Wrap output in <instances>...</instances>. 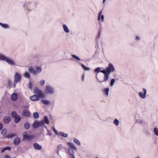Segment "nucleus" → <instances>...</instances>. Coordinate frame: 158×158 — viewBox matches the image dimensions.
Masks as SVG:
<instances>
[{
  "mask_svg": "<svg viewBox=\"0 0 158 158\" xmlns=\"http://www.w3.org/2000/svg\"><path fill=\"white\" fill-rule=\"evenodd\" d=\"M21 75L18 72H16L14 76V82L13 86L14 88L16 87V84L17 82H19L21 80Z\"/></svg>",
  "mask_w": 158,
  "mask_h": 158,
  "instance_id": "nucleus-5",
  "label": "nucleus"
},
{
  "mask_svg": "<svg viewBox=\"0 0 158 158\" xmlns=\"http://www.w3.org/2000/svg\"><path fill=\"white\" fill-rule=\"evenodd\" d=\"M139 37L138 36H136V40H139Z\"/></svg>",
  "mask_w": 158,
  "mask_h": 158,
  "instance_id": "nucleus-56",
  "label": "nucleus"
},
{
  "mask_svg": "<svg viewBox=\"0 0 158 158\" xmlns=\"http://www.w3.org/2000/svg\"><path fill=\"white\" fill-rule=\"evenodd\" d=\"M23 76L27 78H30V74L27 72H25L23 73Z\"/></svg>",
  "mask_w": 158,
  "mask_h": 158,
  "instance_id": "nucleus-24",
  "label": "nucleus"
},
{
  "mask_svg": "<svg viewBox=\"0 0 158 158\" xmlns=\"http://www.w3.org/2000/svg\"><path fill=\"white\" fill-rule=\"evenodd\" d=\"M146 135H147L148 136L149 135H150V133L149 132H148V131H147L146 133Z\"/></svg>",
  "mask_w": 158,
  "mask_h": 158,
  "instance_id": "nucleus-53",
  "label": "nucleus"
},
{
  "mask_svg": "<svg viewBox=\"0 0 158 158\" xmlns=\"http://www.w3.org/2000/svg\"><path fill=\"white\" fill-rule=\"evenodd\" d=\"M101 72L103 73L104 74H106L107 73V71H106L105 70H101Z\"/></svg>",
  "mask_w": 158,
  "mask_h": 158,
  "instance_id": "nucleus-48",
  "label": "nucleus"
},
{
  "mask_svg": "<svg viewBox=\"0 0 158 158\" xmlns=\"http://www.w3.org/2000/svg\"><path fill=\"white\" fill-rule=\"evenodd\" d=\"M73 141L74 143L78 146L81 145V142L77 139H74L73 140Z\"/></svg>",
  "mask_w": 158,
  "mask_h": 158,
  "instance_id": "nucleus-23",
  "label": "nucleus"
},
{
  "mask_svg": "<svg viewBox=\"0 0 158 158\" xmlns=\"http://www.w3.org/2000/svg\"><path fill=\"white\" fill-rule=\"evenodd\" d=\"M113 123L116 126H118L119 124V121L118 119L115 118L113 122Z\"/></svg>",
  "mask_w": 158,
  "mask_h": 158,
  "instance_id": "nucleus-30",
  "label": "nucleus"
},
{
  "mask_svg": "<svg viewBox=\"0 0 158 158\" xmlns=\"http://www.w3.org/2000/svg\"><path fill=\"white\" fill-rule=\"evenodd\" d=\"M17 95L16 93H13L11 96V100L13 101H15L17 98Z\"/></svg>",
  "mask_w": 158,
  "mask_h": 158,
  "instance_id": "nucleus-17",
  "label": "nucleus"
},
{
  "mask_svg": "<svg viewBox=\"0 0 158 158\" xmlns=\"http://www.w3.org/2000/svg\"><path fill=\"white\" fill-rule=\"evenodd\" d=\"M45 90V93L49 94H53L56 93L55 88L50 85L46 86Z\"/></svg>",
  "mask_w": 158,
  "mask_h": 158,
  "instance_id": "nucleus-2",
  "label": "nucleus"
},
{
  "mask_svg": "<svg viewBox=\"0 0 158 158\" xmlns=\"http://www.w3.org/2000/svg\"><path fill=\"white\" fill-rule=\"evenodd\" d=\"M67 144L69 147L66 149V153L70 155H74V151H77V147L73 143L70 142H67Z\"/></svg>",
  "mask_w": 158,
  "mask_h": 158,
  "instance_id": "nucleus-1",
  "label": "nucleus"
},
{
  "mask_svg": "<svg viewBox=\"0 0 158 158\" xmlns=\"http://www.w3.org/2000/svg\"><path fill=\"white\" fill-rule=\"evenodd\" d=\"M34 137V136L32 135H29L27 134L25 136L23 139H25L30 140Z\"/></svg>",
  "mask_w": 158,
  "mask_h": 158,
  "instance_id": "nucleus-15",
  "label": "nucleus"
},
{
  "mask_svg": "<svg viewBox=\"0 0 158 158\" xmlns=\"http://www.w3.org/2000/svg\"><path fill=\"white\" fill-rule=\"evenodd\" d=\"M23 7L24 8L27 9V10H29V8L30 7L31 8H34L35 7V4L34 3H32L29 1L26 2L23 5Z\"/></svg>",
  "mask_w": 158,
  "mask_h": 158,
  "instance_id": "nucleus-4",
  "label": "nucleus"
},
{
  "mask_svg": "<svg viewBox=\"0 0 158 158\" xmlns=\"http://www.w3.org/2000/svg\"><path fill=\"white\" fill-rule=\"evenodd\" d=\"M96 78H97V79H98L97 77H96Z\"/></svg>",
  "mask_w": 158,
  "mask_h": 158,
  "instance_id": "nucleus-61",
  "label": "nucleus"
},
{
  "mask_svg": "<svg viewBox=\"0 0 158 158\" xmlns=\"http://www.w3.org/2000/svg\"><path fill=\"white\" fill-rule=\"evenodd\" d=\"M28 87L30 89H31L32 88V84L30 82L28 84Z\"/></svg>",
  "mask_w": 158,
  "mask_h": 158,
  "instance_id": "nucleus-44",
  "label": "nucleus"
},
{
  "mask_svg": "<svg viewBox=\"0 0 158 158\" xmlns=\"http://www.w3.org/2000/svg\"><path fill=\"white\" fill-rule=\"evenodd\" d=\"M34 93L38 95L40 98L44 97V94L42 91L37 88H35L34 90Z\"/></svg>",
  "mask_w": 158,
  "mask_h": 158,
  "instance_id": "nucleus-9",
  "label": "nucleus"
},
{
  "mask_svg": "<svg viewBox=\"0 0 158 158\" xmlns=\"http://www.w3.org/2000/svg\"><path fill=\"white\" fill-rule=\"evenodd\" d=\"M15 122L16 123H17L20 120V118L19 116L14 118Z\"/></svg>",
  "mask_w": 158,
  "mask_h": 158,
  "instance_id": "nucleus-28",
  "label": "nucleus"
},
{
  "mask_svg": "<svg viewBox=\"0 0 158 158\" xmlns=\"http://www.w3.org/2000/svg\"><path fill=\"white\" fill-rule=\"evenodd\" d=\"M43 121H44V123H45L46 124H48L49 123V121L48 117L47 116L44 117V120Z\"/></svg>",
  "mask_w": 158,
  "mask_h": 158,
  "instance_id": "nucleus-22",
  "label": "nucleus"
},
{
  "mask_svg": "<svg viewBox=\"0 0 158 158\" xmlns=\"http://www.w3.org/2000/svg\"><path fill=\"white\" fill-rule=\"evenodd\" d=\"M72 56L73 58H74L76 60H81V59L77 56L75 55H72Z\"/></svg>",
  "mask_w": 158,
  "mask_h": 158,
  "instance_id": "nucleus-34",
  "label": "nucleus"
},
{
  "mask_svg": "<svg viewBox=\"0 0 158 158\" xmlns=\"http://www.w3.org/2000/svg\"><path fill=\"white\" fill-rule=\"evenodd\" d=\"M22 115L24 116H29V112L27 110H25L23 112Z\"/></svg>",
  "mask_w": 158,
  "mask_h": 158,
  "instance_id": "nucleus-19",
  "label": "nucleus"
},
{
  "mask_svg": "<svg viewBox=\"0 0 158 158\" xmlns=\"http://www.w3.org/2000/svg\"><path fill=\"white\" fill-rule=\"evenodd\" d=\"M99 82H100V83H101V82H102V81H99Z\"/></svg>",
  "mask_w": 158,
  "mask_h": 158,
  "instance_id": "nucleus-60",
  "label": "nucleus"
},
{
  "mask_svg": "<svg viewBox=\"0 0 158 158\" xmlns=\"http://www.w3.org/2000/svg\"><path fill=\"white\" fill-rule=\"evenodd\" d=\"M27 132H24L23 134V138L25 137V136L26 135H27Z\"/></svg>",
  "mask_w": 158,
  "mask_h": 158,
  "instance_id": "nucleus-50",
  "label": "nucleus"
},
{
  "mask_svg": "<svg viewBox=\"0 0 158 158\" xmlns=\"http://www.w3.org/2000/svg\"><path fill=\"white\" fill-rule=\"evenodd\" d=\"M7 132V130L6 129H3L1 131V134L4 135Z\"/></svg>",
  "mask_w": 158,
  "mask_h": 158,
  "instance_id": "nucleus-37",
  "label": "nucleus"
},
{
  "mask_svg": "<svg viewBox=\"0 0 158 158\" xmlns=\"http://www.w3.org/2000/svg\"><path fill=\"white\" fill-rule=\"evenodd\" d=\"M109 79V75L107 73L106 74H104V77H103L104 81H107Z\"/></svg>",
  "mask_w": 158,
  "mask_h": 158,
  "instance_id": "nucleus-27",
  "label": "nucleus"
},
{
  "mask_svg": "<svg viewBox=\"0 0 158 158\" xmlns=\"http://www.w3.org/2000/svg\"><path fill=\"white\" fill-rule=\"evenodd\" d=\"M95 72L97 73H99L101 72V68L100 67L98 68L95 69Z\"/></svg>",
  "mask_w": 158,
  "mask_h": 158,
  "instance_id": "nucleus-43",
  "label": "nucleus"
},
{
  "mask_svg": "<svg viewBox=\"0 0 158 158\" xmlns=\"http://www.w3.org/2000/svg\"><path fill=\"white\" fill-rule=\"evenodd\" d=\"M21 142L20 138L18 137H15L14 140V144L15 145H18Z\"/></svg>",
  "mask_w": 158,
  "mask_h": 158,
  "instance_id": "nucleus-11",
  "label": "nucleus"
},
{
  "mask_svg": "<svg viewBox=\"0 0 158 158\" xmlns=\"http://www.w3.org/2000/svg\"><path fill=\"white\" fill-rule=\"evenodd\" d=\"M30 99L31 100L35 101L39 100H40V97L36 95H34L30 97Z\"/></svg>",
  "mask_w": 158,
  "mask_h": 158,
  "instance_id": "nucleus-13",
  "label": "nucleus"
},
{
  "mask_svg": "<svg viewBox=\"0 0 158 158\" xmlns=\"http://www.w3.org/2000/svg\"><path fill=\"white\" fill-rule=\"evenodd\" d=\"M154 131L155 135L158 136V129L156 127H155L154 129Z\"/></svg>",
  "mask_w": 158,
  "mask_h": 158,
  "instance_id": "nucleus-38",
  "label": "nucleus"
},
{
  "mask_svg": "<svg viewBox=\"0 0 158 158\" xmlns=\"http://www.w3.org/2000/svg\"><path fill=\"white\" fill-rule=\"evenodd\" d=\"M48 135H49L51 136L52 135L51 133L49 131V130H48Z\"/></svg>",
  "mask_w": 158,
  "mask_h": 158,
  "instance_id": "nucleus-52",
  "label": "nucleus"
},
{
  "mask_svg": "<svg viewBox=\"0 0 158 158\" xmlns=\"http://www.w3.org/2000/svg\"><path fill=\"white\" fill-rule=\"evenodd\" d=\"M82 81H84V80H85V76L84 75H83L82 76Z\"/></svg>",
  "mask_w": 158,
  "mask_h": 158,
  "instance_id": "nucleus-55",
  "label": "nucleus"
},
{
  "mask_svg": "<svg viewBox=\"0 0 158 158\" xmlns=\"http://www.w3.org/2000/svg\"><path fill=\"white\" fill-rule=\"evenodd\" d=\"M53 131L56 134V135H58L59 133H58V132L57 131L56 129L55 128H54V127L53 128Z\"/></svg>",
  "mask_w": 158,
  "mask_h": 158,
  "instance_id": "nucleus-46",
  "label": "nucleus"
},
{
  "mask_svg": "<svg viewBox=\"0 0 158 158\" xmlns=\"http://www.w3.org/2000/svg\"><path fill=\"white\" fill-rule=\"evenodd\" d=\"M10 118L9 116H6L3 119V121L5 123H8L10 121Z\"/></svg>",
  "mask_w": 158,
  "mask_h": 158,
  "instance_id": "nucleus-16",
  "label": "nucleus"
},
{
  "mask_svg": "<svg viewBox=\"0 0 158 158\" xmlns=\"http://www.w3.org/2000/svg\"><path fill=\"white\" fill-rule=\"evenodd\" d=\"M63 148V146H62V144H59L57 146V149H58V153L59 152V151L60 150Z\"/></svg>",
  "mask_w": 158,
  "mask_h": 158,
  "instance_id": "nucleus-36",
  "label": "nucleus"
},
{
  "mask_svg": "<svg viewBox=\"0 0 158 158\" xmlns=\"http://www.w3.org/2000/svg\"><path fill=\"white\" fill-rule=\"evenodd\" d=\"M138 122V123H141V120H140L139 121H138L137 122Z\"/></svg>",
  "mask_w": 158,
  "mask_h": 158,
  "instance_id": "nucleus-58",
  "label": "nucleus"
},
{
  "mask_svg": "<svg viewBox=\"0 0 158 158\" xmlns=\"http://www.w3.org/2000/svg\"><path fill=\"white\" fill-rule=\"evenodd\" d=\"M109 89L108 88L105 89L104 90V94L106 95L107 97L108 96V93Z\"/></svg>",
  "mask_w": 158,
  "mask_h": 158,
  "instance_id": "nucleus-26",
  "label": "nucleus"
},
{
  "mask_svg": "<svg viewBox=\"0 0 158 158\" xmlns=\"http://www.w3.org/2000/svg\"><path fill=\"white\" fill-rule=\"evenodd\" d=\"M81 66L85 71H89L90 70V69L89 68L86 67L83 64H82L81 65Z\"/></svg>",
  "mask_w": 158,
  "mask_h": 158,
  "instance_id": "nucleus-25",
  "label": "nucleus"
},
{
  "mask_svg": "<svg viewBox=\"0 0 158 158\" xmlns=\"http://www.w3.org/2000/svg\"><path fill=\"white\" fill-rule=\"evenodd\" d=\"M101 20L102 22H103L104 21V15H101Z\"/></svg>",
  "mask_w": 158,
  "mask_h": 158,
  "instance_id": "nucleus-49",
  "label": "nucleus"
},
{
  "mask_svg": "<svg viewBox=\"0 0 158 158\" xmlns=\"http://www.w3.org/2000/svg\"><path fill=\"white\" fill-rule=\"evenodd\" d=\"M7 57L4 54L0 53V60L6 61Z\"/></svg>",
  "mask_w": 158,
  "mask_h": 158,
  "instance_id": "nucleus-18",
  "label": "nucleus"
},
{
  "mask_svg": "<svg viewBox=\"0 0 158 158\" xmlns=\"http://www.w3.org/2000/svg\"><path fill=\"white\" fill-rule=\"evenodd\" d=\"M2 124L0 123V130H1L2 129Z\"/></svg>",
  "mask_w": 158,
  "mask_h": 158,
  "instance_id": "nucleus-54",
  "label": "nucleus"
},
{
  "mask_svg": "<svg viewBox=\"0 0 158 158\" xmlns=\"http://www.w3.org/2000/svg\"><path fill=\"white\" fill-rule=\"evenodd\" d=\"M135 158H140L139 156H137V157H135Z\"/></svg>",
  "mask_w": 158,
  "mask_h": 158,
  "instance_id": "nucleus-59",
  "label": "nucleus"
},
{
  "mask_svg": "<svg viewBox=\"0 0 158 158\" xmlns=\"http://www.w3.org/2000/svg\"><path fill=\"white\" fill-rule=\"evenodd\" d=\"M41 103L45 105H48L50 104V102L47 100L42 99L41 101Z\"/></svg>",
  "mask_w": 158,
  "mask_h": 158,
  "instance_id": "nucleus-21",
  "label": "nucleus"
},
{
  "mask_svg": "<svg viewBox=\"0 0 158 158\" xmlns=\"http://www.w3.org/2000/svg\"><path fill=\"white\" fill-rule=\"evenodd\" d=\"M5 62L9 65L12 66H17L18 65L16 63L15 60L10 57H7Z\"/></svg>",
  "mask_w": 158,
  "mask_h": 158,
  "instance_id": "nucleus-7",
  "label": "nucleus"
},
{
  "mask_svg": "<svg viewBox=\"0 0 158 158\" xmlns=\"http://www.w3.org/2000/svg\"><path fill=\"white\" fill-rule=\"evenodd\" d=\"M10 149V147H6V148H5L2 149V150H1V152L2 153H3L6 150H9Z\"/></svg>",
  "mask_w": 158,
  "mask_h": 158,
  "instance_id": "nucleus-33",
  "label": "nucleus"
},
{
  "mask_svg": "<svg viewBox=\"0 0 158 158\" xmlns=\"http://www.w3.org/2000/svg\"><path fill=\"white\" fill-rule=\"evenodd\" d=\"M0 26L3 28L4 29H8L9 28V27L8 25L6 24H4L0 22Z\"/></svg>",
  "mask_w": 158,
  "mask_h": 158,
  "instance_id": "nucleus-20",
  "label": "nucleus"
},
{
  "mask_svg": "<svg viewBox=\"0 0 158 158\" xmlns=\"http://www.w3.org/2000/svg\"><path fill=\"white\" fill-rule=\"evenodd\" d=\"M16 135L15 134L13 133V134H11L8 135L7 136V138H13V137L15 136Z\"/></svg>",
  "mask_w": 158,
  "mask_h": 158,
  "instance_id": "nucleus-32",
  "label": "nucleus"
},
{
  "mask_svg": "<svg viewBox=\"0 0 158 158\" xmlns=\"http://www.w3.org/2000/svg\"><path fill=\"white\" fill-rule=\"evenodd\" d=\"M106 69L107 72L109 73L115 71L114 67L111 63H110L109 64L108 66L106 67Z\"/></svg>",
  "mask_w": 158,
  "mask_h": 158,
  "instance_id": "nucleus-8",
  "label": "nucleus"
},
{
  "mask_svg": "<svg viewBox=\"0 0 158 158\" xmlns=\"http://www.w3.org/2000/svg\"><path fill=\"white\" fill-rule=\"evenodd\" d=\"M45 126V124L44 121H35L33 124V127L35 128L40 127H44Z\"/></svg>",
  "mask_w": 158,
  "mask_h": 158,
  "instance_id": "nucleus-6",
  "label": "nucleus"
},
{
  "mask_svg": "<svg viewBox=\"0 0 158 158\" xmlns=\"http://www.w3.org/2000/svg\"><path fill=\"white\" fill-rule=\"evenodd\" d=\"M100 35V32H99L98 35L96 37V39L98 41L99 39Z\"/></svg>",
  "mask_w": 158,
  "mask_h": 158,
  "instance_id": "nucleus-45",
  "label": "nucleus"
},
{
  "mask_svg": "<svg viewBox=\"0 0 158 158\" xmlns=\"http://www.w3.org/2000/svg\"><path fill=\"white\" fill-rule=\"evenodd\" d=\"M4 158H15V157H11L10 156L8 155H6L4 157Z\"/></svg>",
  "mask_w": 158,
  "mask_h": 158,
  "instance_id": "nucleus-47",
  "label": "nucleus"
},
{
  "mask_svg": "<svg viewBox=\"0 0 158 158\" xmlns=\"http://www.w3.org/2000/svg\"><path fill=\"white\" fill-rule=\"evenodd\" d=\"M33 115L34 117L35 118H38L39 117V114L37 112H34Z\"/></svg>",
  "mask_w": 158,
  "mask_h": 158,
  "instance_id": "nucleus-31",
  "label": "nucleus"
},
{
  "mask_svg": "<svg viewBox=\"0 0 158 158\" xmlns=\"http://www.w3.org/2000/svg\"><path fill=\"white\" fill-rule=\"evenodd\" d=\"M59 133L60 136L64 137L66 138L68 136V135L67 134L64 133L63 132H60Z\"/></svg>",
  "mask_w": 158,
  "mask_h": 158,
  "instance_id": "nucleus-29",
  "label": "nucleus"
},
{
  "mask_svg": "<svg viewBox=\"0 0 158 158\" xmlns=\"http://www.w3.org/2000/svg\"><path fill=\"white\" fill-rule=\"evenodd\" d=\"M11 115V116L14 118L18 116L17 115V113L15 111H13L12 112Z\"/></svg>",
  "mask_w": 158,
  "mask_h": 158,
  "instance_id": "nucleus-39",
  "label": "nucleus"
},
{
  "mask_svg": "<svg viewBox=\"0 0 158 158\" xmlns=\"http://www.w3.org/2000/svg\"><path fill=\"white\" fill-rule=\"evenodd\" d=\"M34 148L37 150H40L42 148L41 145H39L38 143H35L33 144Z\"/></svg>",
  "mask_w": 158,
  "mask_h": 158,
  "instance_id": "nucleus-14",
  "label": "nucleus"
},
{
  "mask_svg": "<svg viewBox=\"0 0 158 158\" xmlns=\"http://www.w3.org/2000/svg\"><path fill=\"white\" fill-rule=\"evenodd\" d=\"M115 80L114 79H112L110 82V85L112 86L114 85L115 82Z\"/></svg>",
  "mask_w": 158,
  "mask_h": 158,
  "instance_id": "nucleus-41",
  "label": "nucleus"
},
{
  "mask_svg": "<svg viewBox=\"0 0 158 158\" xmlns=\"http://www.w3.org/2000/svg\"><path fill=\"white\" fill-rule=\"evenodd\" d=\"M24 127L25 129H28L30 127V124L29 123H26L24 124Z\"/></svg>",
  "mask_w": 158,
  "mask_h": 158,
  "instance_id": "nucleus-40",
  "label": "nucleus"
},
{
  "mask_svg": "<svg viewBox=\"0 0 158 158\" xmlns=\"http://www.w3.org/2000/svg\"><path fill=\"white\" fill-rule=\"evenodd\" d=\"M62 27L64 31L66 33H69L70 32V30L68 26L65 24H64L62 25Z\"/></svg>",
  "mask_w": 158,
  "mask_h": 158,
  "instance_id": "nucleus-12",
  "label": "nucleus"
},
{
  "mask_svg": "<svg viewBox=\"0 0 158 158\" xmlns=\"http://www.w3.org/2000/svg\"><path fill=\"white\" fill-rule=\"evenodd\" d=\"M70 156L69 157V158H76L74 155H70Z\"/></svg>",
  "mask_w": 158,
  "mask_h": 158,
  "instance_id": "nucleus-51",
  "label": "nucleus"
},
{
  "mask_svg": "<svg viewBox=\"0 0 158 158\" xmlns=\"http://www.w3.org/2000/svg\"><path fill=\"white\" fill-rule=\"evenodd\" d=\"M39 84L41 86H43L44 85L45 83V81L44 80H40L39 82Z\"/></svg>",
  "mask_w": 158,
  "mask_h": 158,
  "instance_id": "nucleus-35",
  "label": "nucleus"
},
{
  "mask_svg": "<svg viewBox=\"0 0 158 158\" xmlns=\"http://www.w3.org/2000/svg\"><path fill=\"white\" fill-rule=\"evenodd\" d=\"M102 13V10H101L100 11L98 15V18L97 20L98 21L100 20L101 19V16Z\"/></svg>",
  "mask_w": 158,
  "mask_h": 158,
  "instance_id": "nucleus-42",
  "label": "nucleus"
},
{
  "mask_svg": "<svg viewBox=\"0 0 158 158\" xmlns=\"http://www.w3.org/2000/svg\"><path fill=\"white\" fill-rule=\"evenodd\" d=\"M29 71L34 75H36L40 73L42 71V69L41 67H36V70L33 68H30L28 69Z\"/></svg>",
  "mask_w": 158,
  "mask_h": 158,
  "instance_id": "nucleus-3",
  "label": "nucleus"
},
{
  "mask_svg": "<svg viewBox=\"0 0 158 158\" xmlns=\"http://www.w3.org/2000/svg\"><path fill=\"white\" fill-rule=\"evenodd\" d=\"M143 92H139V97L142 98H145L146 97V94L147 93V90L143 88Z\"/></svg>",
  "mask_w": 158,
  "mask_h": 158,
  "instance_id": "nucleus-10",
  "label": "nucleus"
},
{
  "mask_svg": "<svg viewBox=\"0 0 158 158\" xmlns=\"http://www.w3.org/2000/svg\"><path fill=\"white\" fill-rule=\"evenodd\" d=\"M106 0H103V3H105V2L106 1Z\"/></svg>",
  "mask_w": 158,
  "mask_h": 158,
  "instance_id": "nucleus-57",
  "label": "nucleus"
}]
</instances>
